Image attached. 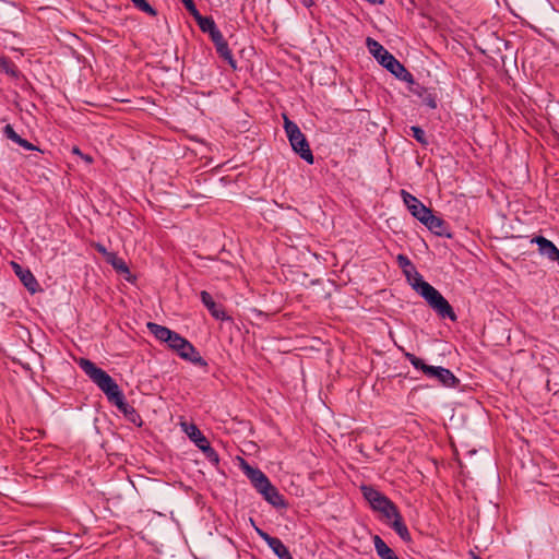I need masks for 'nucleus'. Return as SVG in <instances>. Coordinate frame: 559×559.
<instances>
[{
    "label": "nucleus",
    "instance_id": "27",
    "mask_svg": "<svg viewBox=\"0 0 559 559\" xmlns=\"http://www.w3.org/2000/svg\"><path fill=\"white\" fill-rule=\"evenodd\" d=\"M185 8L198 20V16H202L200 12L198 11L193 0L186 1V4H183Z\"/></svg>",
    "mask_w": 559,
    "mask_h": 559
},
{
    "label": "nucleus",
    "instance_id": "10",
    "mask_svg": "<svg viewBox=\"0 0 559 559\" xmlns=\"http://www.w3.org/2000/svg\"><path fill=\"white\" fill-rule=\"evenodd\" d=\"M201 301L207 308L210 313L217 320H226L228 317L225 311L212 298L211 294L206 290L200 293Z\"/></svg>",
    "mask_w": 559,
    "mask_h": 559
},
{
    "label": "nucleus",
    "instance_id": "25",
    "mask_svg": "<svg viewBox=\"0 0 559 559\" xmlns=\"http://www.w3.org/2000/svg\"><path fill=\"white\" fill-rule=\"evenodd\" d=\"M411 131H412L413 136L420 144H423V145H427L428 144V141H427V138H426V133H425V131L420 127L413 126V127H411Z\"/></svg>",
    "mask_w": 559,
    "mask_h": 559
},
{
    "label": "nucleus",
    "instance_id": "1",
    "mask_svg": "<svg viewBox=\"0 0 559 559\" xmlns=\"http://www.w3.org/2000/svg\"><path fill=\"white\" fill-rule=\"evenodd\" d=\"M397 262L405 273L413 288L429 304V306L441 317L456 320V314L449 301L415 270L409 259L403 254L397 255Z\"/></svg>",
    "mask_w": 559,
    "mask_h": 559
},
{
    "label": "nucleus",
    "instance_id": "32",
    "mask_svg": "<svg viewBox=\"0 0 559 559\" xmlns=\"http://www.w3.org/2000/svg\"><path fill=\"white\" fill-rule=\"evenodd\" d=\"M427 104L431 108H436L437 107V104H436L435 99H429V102Z\"/></svg>",
    "mask_w": 559,
    "mask_h": 559
},
{
    "label": "nucleus",
    "instance_id": "16",
    "mask_svg": "<svg viewBox=\"0 0 559 559\" xmlns=\"http://www.w3.org/2000/svg\"><path fill=\"white\" fill-rule=\"evenodd\" d=\"M3 134L10 139L11 141H13L14 143H16L17 145L24 147L25 150L27 151H34V150H37V147L35 145H33L31 142H28L27 140L21 138L16 132L15 130L13 129V127L11 124H5L4 128H3Z\"/></svg>",
    "mask_w": 559,
    "mask_h": 559
},
{
    "label": "nucleus",
    "instance_id": "11",
    "mask_svg": "<svg viewBox=\"0 0 559 559\" xmlns=\"http://www.w3.org/2000/svg\"><path fill=\"white\" fill-rule=\"evenodd\" d=\"M15 274L19 276L23 285L32 293L38 287V282L29 270H24L17 263H12Z\"/></svg>",
    "mask_w": 559,
    "mask_h": 559
},
{
    "label": "nucleus",
    "instance_id": "21",
    "mask_svg": "<svg viewBox=\"0 0 559 559\" xmlns=\"http://www.w3.org/2000/svg\"><path fill=\"white\" fill-rule=\"evenodd\" d=\"M133 5L142 12L147 13L151 16L157 14L156 10L146 0H130Z\"/></svg>",
    "mask_w": 559,
    "mask_h": 559
},
{
    "label": "nucleus",
    "instance_id": "20",
    "mask_svg": "<svg viewBox=\"0 0 559 559\" xmlns=\"http://www.w3.org/2000/svg\"><path fill=\"white\" fill-rule=\"evenodd\" d=\"M197 22L201 31L209 33V35L217 28L214 20L209 16H198Z\"/></svg>",
    "mask_w": 559,
    "mask_h": 559
},
{
    "label": "nucleus",
    "instance_id": "30",
    "mask_svg": "<svg viewBox=\"0 0 559 559\" xmlns=\"http://www.w3.org/2000/svg\"><path fill=\"white\" fill-rule=\"evenodd\" d=\"M72 153H73V154H76V155H80V156H83V153H82V152L80 151V148H79V147H76V146L72 148Z\"/></svg>",
    "mask_w": 559,
    "mask_h": 559
},
{
    "label": "nucleus",
    "instance_id": "24",
    "mask_svg": "<svg viewBox=\"0 0 559 559\" xmlns=\"http://www.w3.org/2000/svg\"><path fill=\"white\" fill-rule=\"evenodd\" d=\"M186 342L187 338L182 337L180 334L176 332V334L173 335V338L170 340L168 347L178 354Z\"/></svg>",
    "mask_w": 559,
    "mask_h": 559
},
{
    "label": "nucleus",
    "instance_id": "9",
    "mask_svg": "<svg viewBox=\"0 0 559 559\" xmlns=\"http://www.w3.org/2000/svg\"><path fill=\"white\" fill-rule=\"evenodd\" d=\"M257 533L280 559H294L280 538L273 537L260 528H257Z\"/></svg>",
    "mask_w": 559,
    "mask_h": 559
},
{
    "label": "nucleus",
    "instance_id": "14",
    "mask_svg": "<svg viewBox=\"0 0 559 559\" xmlns=\"http://www.w3.org/2000/svg\"><path fill=\"white\" fill-rule=\"evenodd\" d=\"M420 223L438 236L443 234L444 221L435 216L431 210L429 211V214L420 221Z\"/></svg>",
    "mask_w": 559,
    "mask_h": 559
},
{
    "label": "nucleus",
    "instance_id": "8",
    "mask_svg": "<svg viewBox=\"0 0 559 559\" xmlns=\"http://www.w3.org/2000/svg\"><path fill=\"white\" fill-rule=\"evenodd\" d=\"M401 197L403 199L404 204L411 214L417 218L419 222L429 214L430 209L427 207L420 200H418L415 195L411 194L405 190H401Z\"/></svg>",
    "mask_w": 559,
    "mask_h": 559
},
{
    "label": "nucleus",
    "instance_id": "2",
    "mask_svg": "<svg viewBox=\"0 0 559 559\" xmlns=\"http://www.w3.org/2000/svg\"><path fill=\"white\" fill-rule=\"evenodd\" d=\"M79 366L86 373V376L105 393L108 401L117 406L128 418L135 423L140 418L135 409L129 405L124 395L119 389L115 380L102 368H98L93 361L86 358H81Z\"/></svg>",
    "mask_w": 559,
    "mask_h": 559
},
{
    "label": "nucleus",
    "instance_id": "29",
    "mask_svg": "<svg viewBox=\"0 0 559 559\" xmlns=\"http://www.w3.org/2000/svg\"><path fill=\"white\" fill-rule=\"evenodd\" d=\"M299 1L306 8H311L314 4L313 0H299Z\"/></svg>",
    "mask_w": 559,
    "mask_h": 559
},
{
    "label": "nucleus",
    "instance_id": "19",
    "mask_svg": "<svg viewBox=\"0 0 559 559\" xmlns=\"http://www.w3.org/2000/svg\"><path fill=\"white\" fill-rule=\"evenodd\" d=\"M215 48L219 57L227 61L233 69H236V60L233 57V53L228 47L227 41L221 43Z\"/></svg>",
    "mask_w": 559,
    "mask_h": 559
},
{
    "label": "nucleus",
    "instance_id": "6",
    "mask_svg": "<svg viewBox=\"0 0 559 559\" xmlns=\"http://www.w3.org/2000/svg\"><path fill=\"white\" fill-rule=\"evenodd\" d=\"M406 357L415 369L421 370L428 378L436 379L440 384L447 388H455L459 383V379L451 370L440 366L427 365L413 354H406Z\"/></svg>",
    "mask_w": 559,
    "mask_h": 559
},
{
    "label": "nucleus",
    "instance_id": "3",
    "mask_svg": "<svg viewBox=\"0 0 559 559\" xmlns=\"http://www.w3.org/2000/svg\"><path fill=\"white\" fill-rule=\"evenodd\" d=\"M240 468L265 501L277 509L287 508L284 496L280 493L261 469L251 466L243 459H240Z\"/></svg>",
    "mask_w": 559,
    "mask_h": 559
},
{
    "label": "nucleus",
    "instance_id": "4",
    "mask_svg": "<svg viewBox=\"0 0 559 559\" xmlns=\"http://www.w3.org/2000/svg\"><path fill=\"white\" fill-rule=\"evenodd\" d=\"M366 45L369 49V52L380 62V64L389 70L392 74H394L397 79L405 82H413L412 73H409L406 68L379 41L368 37L366 39Z\"/></svg>",
    "mask_w": 559,
    "mask_h": 559
},
{
    "label": "nucleus",
    "instance_id": "31",
    "mask_svg": "<svg viewBox=\"0 0 559 559\" xmlns=\"http://www.w3.org/2000/svg\"><path fill=\"white\" fill-rule=\"evenodd\" d=\"M81 157H82L86 163H92V162H93V158H92L91 156H88V155H84V154H83V156H81Z\"/></svg>",
    "mask_w": 559,
    "mask_h": 559
},
{
    "label": "nucleus",
    "instance_id": "23",
    "mask_svg": "<svg viewBox=\"0 0 559 559\" xmlns=\"http://www.w3.org/2000/svg\"><path fill=\"white\" fill-rule=\"evenodd\" d=\"M107 262H109L119 272H128V266L126 265L124 261L118 258L115 253L108 254Z\"/></svg>",
    "mask_w": 559,
    "mask_h": 559
},
{
    "label": "nucleus",
    "instance_id": "12",
    "mask_svg": "<svg viewBox=\"0 0 559 559\" xmlns=\"http://www.w3.org/2000/svg\"><path fill=\"white\" fill-rule=\"evenodd\" d=\"M177 355L180 356L182 359L191 361L195 365H206L205 360L201 357L200 353L188 340Z\"/></svg>",
    "mask_w": 559,
    "mask_h": 559
},
{
    "label": "nucleus",
    "instance_id": "17",
    "mask_svg": "<svg viewBox=\"0 0 559 559\" xmlns=\"http://www.w3.org/2000/svg\"><path fill=\"white\" fill-rule=\"evenodd\" d=\"M373 543L377 555L381 559H399L394 551L384 543L380 536L376 535L373 537Z\"/></svg>",
    "mask_w": 559,
    "mask_h": 559
},
{
    "label": "nucleus",
    "instance_id": "22",
    "mask_svg": "<svg viewBox=\"0 0 559 559\" xmlns=\"http://www.w3.org/2000/svg\"><path fill=\"white\" fill-rule=\"evenodd\" d=\"M206 456V459L214 465L219 463V456L217 452L211 447L210 442L206 443L203 449H200Z\"/></svg>",
    "mask_w": 559,
    "mask_h": 559
},
{
    "label": "nucleus",
    "instance_id": "18",
    "mask_svg": "<svg viewBox=\"0 0 559 559\" xmlns=\"http://www.w3.org/2000/svg\"><path fill=\"white\" fill-rule=\"evenodd\" d=\"M391 520L392 528L396 532V534L405 542L411 540V534L407 526L404 524L399 510L395 512V515H392Z\"/></svg>",
    "mask_w": 559,
    "mask_h": 559
},
{
    "label": "nucleus",
    "instance_id": "28",
    "mask_svg": "<svg viewBox=\"0 0 559 559\" xmlns=\"http://www.w3.org/2000/svg\"><path fill=\"white\" fill-rule=\"evenodd\" d=\"M95 248H96V250H97L99 253H102L103 255H105L107 260H108V254H112L111 252H108V251L106 250V248H105L103 245H100V243H96V245H95Z\"/></svg>",
    "mask_w": 559,
    "mask_h": 559
},
{
    "label": "nucleus",
    "instance_id": "15",
    "mask_svg": "<svg viewBox=\"0 0 559 559\" xmlns=\"http://www.w3.org/2000/svg\"><path fill=\"white\" fill-rule=\"evenodd\" d=\"M185 432L188 435V437L191 439V441L194 442V444L199 449H203V447L209 443V440L201 432V430L194 425V424H183Z\"/></svg>",
    "mask_w": 559,
    "mask_h": 559
},
{
    "label": "nucleus",
    "instance_id": "26",
    "mask_svg": "<svg viewBox=\"0 0 559 559\" xmlns=\"http://www.w3.org/2000/svg\"><path fill=\"white\" fill-rule=\"evenodd\" d=\"M210 37L212 41L214 43L215 47L219 45L221 43L226 41L218 28H216L213 33L210 34Z\"/></svg>",
    "mask_w": 559,
    "mask_h": 559
},
{
    "label": "nucleus",
    "instance_id": "5",
    "mask_svg": "<svg viewBox=\"0 0 559 559\" xmlns=\"http://www.w3.org/2000/svg\"><path fill=\"white\" fill-rule=\"evenodd\" d=\"M283 119L284 130L293 151L308 164H313V154L305 134L294 121L289 120L286 115H283Z\"/></svg>",
    "mask_w": 559,
    "mask_h": 559
},
{
    "label": "nucleus",
    "instance_id": "13",
    "mask_svg": "<svg viewBox=\"0 0 559 559\" xmlns=\"http://www.w3.org/2000/svg\"><path fill=\"white\" fill-rule=\"evenodd\" d=\"M147 330L162 343H166L167 345L170 343V340L173 338V335L176 334L175 331H171L167 326L148 322L146 324Z\"/></svg>",
    "mask_w": 559,
    "mask_h": 559
},
{
    "label": "nucleus",
    "instance_id": "7",
    "mask_svg": "<svg viewBox=\"0 0 559 559\" xmlns=\"http://www.w3.org/2000/svg\"><path fill=\"white\" fill-rule=\"evenodd\" d=\"M360 489L364 498L374 511L382 513L388 520H391L392 515H395L397 508L388 497L371 486H361Z\"/></svg>",
    "mask_w": 559,
    "mask_h": 559
}]
</instances>
